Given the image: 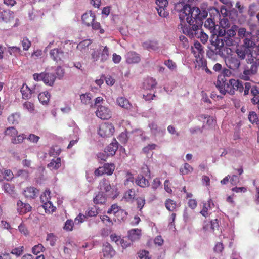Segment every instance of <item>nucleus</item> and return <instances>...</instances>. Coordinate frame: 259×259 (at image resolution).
Returning a JSON list of instances; mask_svg holds the SVG:
<instances>
[{"label": "nucleus", "mask_w": 259, "mask_h": 259, "mask_svg": "<svg viewBox=\"0 0 259 259\" xmlns=\"http://www.w3.org/2000/svg\"><path fill=\"white\" fill-rule=\"evenodd\" d=\"M3 189L5 192L11 193L13 192L14 187L11 185L9 183H6L3 185Z\"/></svg>", "instance_id": "59"}, {"label": "nucleus", "mask_w": 259, "mask_h": 259, "mask_svg": "<svg viewBox=\"0 0 259 259\" xmlns=\"http://www.w3.org/2000/svg\"><path fill=\"white\" fill-rule=\"evenodd\" d=\"M201 117L202 118H204V119H207V124L209 126H213V125L215 123V121H214L213 117L208 116L205 115H202L201 116Z\"/></svg>", "instance_id": "61"}, {"label": "nucleus", "mask_w": 259, "mask_h": 259, "mask_svg": "<svg viewBox=\"0 0 259 259\" xmlns=\"http://www.w3.org/2000/svg\"><path fill=\"white\" fill-rule=\"evenodd\" d=\"M255 74V73L251 72V70L247 68L245 69L243 72L240 73L239 77L244 80H249L250 77Z\"/></svg>", "instance_id": "36"}, {"label": "nucleus", "mask_w": 259, "mask_h": 259, "mask_svg": "<svg viewBox=\"0 0 259 259\" xmlns=\"http://www.w3.org/2000/svg\"><path fill=\"white\" fill-rule=\"evenodd\" d=\"M80 99L83 104L85 105H90L91 107L93 106L92 96L90 93L81 94L80 96Z\"/></svg>", "instance_id": "27"}, {"label": "nucleus", "mask_w": 259, "mask_h": 259, "mask_svg": "<svg viewBox=\"0 0 259 259\" xmlns=\"http://www.w3.org/2000/svg\"><path fill=\"white\" fill-rule=\"evenodd\" d=\"M161 185V183L158 178H155L153 180V183L151 185L152 188L155 190Z\"/></svg>", "instance_id": "60"}, {"label": "nucleus", "mask_w": 259, "mask_h": 259, "mask_svg": "<svg viewBox=\"0 0 259 259\" xmlns=\"http://www.w3.org/2000/svg\"><path fill=\"white\" fill-rule=\"evenodd\" d=\"M39 190L34 187H27L24 190L23 194L29 199H35L39 194Z\"/></svg>", "instance_id": "9"}, {"label": "nucleus", "mask_w": 259, "mask_h": 259, "mask_svg": "<svg viewBox=\"0 0 259 259\" xmlns=\"http://www.w3.org/2000/svg\"><path fill=\"white\" fill-rule=\"evenodd\" d=\"M23 108L24 110H27L30 113H33L35 112L34 104L30 101H25L22 104Z\"/></svg>", "instance_id": "35"}, {"label": "nucleus", "mask_w": 259, "mask_h": 259, "mask_svg": "<svg viewBox=\"0 0 259 259\" xmlns=\"http://www.w3.org/2000/svg\"><path fill=\"white\" fill-rule=\"evenodd\" d=\"M102 251L104 257L108 258L112 257L113 249L112 246L108 242H106L103 244Z\"/></svg>", "instance_id": "21"}, {"label": "nucleus", "mask_w": 259, "mask_h": 259, "mask_svg": "<svg viewBox=\"0 0 259 259\" xmlns=\"http://www.w3.org/2000/svg\"><path fill=\"white\" fill-rule=\"evenodd\" d=\"M50 55L51 58L56 62L62 61L64 56V52L58 49H54L51 50Z\"/></svg>", "instance_id": "13"}, {"label": "nucleus", "mask_w": 259, "mask_h": 259, "mask_svg": "<svg viewBox=\"0 0 259 259\" xmlns=\"http://www.w3.org/2000/svg\"><path fill=\"white\" fill-rule=\"evenodd\" d=\"M157 85V82L153 78H147L143 83V88L145 90H151L154 89Z\"/></svg>", "instance_id": "22"}, {"label": "nucleus", "mask_w": 259, "mask_h": 259, "mask_svg": "<svg viewBox=\"0 0 259 259\" xmlns=\"http://www.w3.org/2000/svg\"><path fill=\"white\" fill-rule=\"evenodd\" d=\"M164 64L171 71H176L177 65L172 60L168 59L164 61Z\"/></svg>", "instance_id": "39"}, {"label": "nucleus", "mask_w": 259, "mask_h": 259, "mask_svg": "<svg viewBox=\"0 0 259 259\" xmlns=\"http://www.w3.org/2000/svg\"><path fill=\"white\" fill-rule=\"evenodd\" d=\"M251 34L252 33L251 32L247 31L244 28H240L238 30V35L243 40L245 38L249 37Z\"/></svg>", "instance_id": "38"}, {"label": "nucleus", "mask_w": 259, "mask_h": 259, "mask_svg": "<svg viewBox=\"0 0 259 259\" xmlns=\"http://www.w3.org/2000/svg\"><path fill=\"white\" fill-rule=\"evenodd\" d=\"M95 18L96 15L92 11L85 12L81 17L82 23L88 27L91 26L92 22L95 20Z\"/></svg>", "instance_id": "11"}, {"label": "nucleus", "mask_w": 259, "mask_h": 259, "mask_svg": "<svg viewBox=\"0 0 259 259\" xmlns=\"http://www.w3.org/2000/svg\"><path fill=\"white\" fill-rule=\"evenodd\" d=\"M179 11V18L181 22L185 20L190 26H183L181 24L183 33L191 38H200L203 44L207 42L208 36L200 28L203 20L207 17L206 10H201L197 7H192L189 5H183Z\"/></svg>", "instance_id": "1"}, {"label": "nucleus", "mask_w": 259, "mask_h": 259, "mask_svg": "<svg viewBox=\"0 0 259 259\" xmlns=\"http://www.w3.org/2000/svg\"><path fill=\"white\" fill-rule=\"evenodd\" d=\"M17 210L21 214H25L31 210V206L28 203H23L22 201L17 202Z\"/></svg>", "instance_id": "18"}, {"label": "nucleus", "mask_w": 259, "mask_h": 259, "mask_svg": "<svg viewBox=\"0 0 259 259\" xmlns=\"http://www.w3.org/2000/svg\"><path fill=\"white\" fill-rule=\"evenodd\" d=\"M44 82L46 84L50 86L52 85L55 80L56 77L55 75L52 73L46 72H44Z\"/></svg>", "instance_id": "25"}, {"label": "nucleus", "mask_w": 259, "mask_h": 259, "mask_svg": "<svg viewBox=\"0 0 259 259\" xmlns=\"http://www.w3.org/2000/svg\"><path fill=\"white\" fill-rule=\"evenodd\" d=\"M112 166V164H105L103 166V168H105V174L108 175H111L112 174V171L111 166Z\"/></svg>", "instance_id": "62"}, {"label": "nucleus", "mask_w": 259, "mask_h": 259, "mask_svg": "<svg viewBox=\"0 0 259 259\" xmlns=\"http://www.w3.org/2000/svg\"><path fill=\"white\" fill-rule=\"evenodd\" d=\"M106 198L103 194L99 193L94 198V203L96 204H102L105 202Z\"/></svg>", "instance_id": "41"}, {"label": "nucleus", "mask_w": 259, "mask_h": 259, "mask_svg": "<svg viewBox=\"0 0 259 259\" xmlns=\"http://www.w3.org/2000/svg\"><path fill=\"white\" fill-rule=\"evenodd\" d=\"M220 28L218 31L217 36L214 40H211V46L206 53L210 58H213L214 55L224 56L225 54L230 53L231 49L229 47L234 45V37L236 35L238 27L234 24L231 25L226 18L221 19Z\"/></svg>", "instance_id": "2"}, {"label": "nucleus", "mask_w": 259, "mask_h": 259, "mask_svg": "<svg viewBox=\"0 0 259 259\" xmlns=\"http://www.w3.org/2000/svg\"><path fill=\"white\" fill-rule=\"evenodd\" d=\"M100 187L101 189L105 190L106 192L110 191L111 189L110 182L107 180H104L100 183Z\"/></svg>", "instance_id": "45"}, {"label": "nucleus", "mask_w": 259, "mask_h": 259, "mask_svg": "<svg viewBox=\"0 0 259 259\" xmlns=\"http://www.w3.org/2000/svg\"><path fill=\"white\" fill-rule=\"evenodd\" d=\"M21 42L24 50H28L31 45V41L27 38H24Z\"/></svg>", "instance_id": "53"}, {"label": "nucleus", "mask_w": 259, "mask_h": 259, "mask_svg": "<svg viewBox=\"0 0 259 259\" xmlns=\"http://www.w3.org/2000/svg\"><path fill=\"white\" fill-rule=\"evenodd\" d=\"M109 56V50L107 47H105L103 49L101 55V60L102 61L106 60Z\"/></svg>", "instance_id": "54"}, {"label": "nucleus", "mask_w": 259, "mask_h": 259, "mask_svg": "<svg viewBox=\"0 0 259 259\" xmlns=\"http://www.w3.org/2000/svg\"><path fill=\"white\" fill-rule=\"evenodd\" d=\"M179 39L182 42L183 46L185 48H188L189 47V43L187 38L184 35H180Z\"/></svg>", "instance_id": "63"}, {"label": "nucleus", "mask_w": 259, "mask_h": 259, "mask_svg": "<svg viewBox=\"0 0 259 259\" xmlns=\"http://www.w3.org/2000/svg\"><path fill=\"white\" fill-rule=\"evenodd\" d=\"M135 182L141 187H145L149 185V182L143 175H139L136 179Z\"/></svg>", "instance_id": "28"}, {"label": "nucleus", "mask_w": 259, "mask_h": 259, "mask_svg": "<svg viewBox=\"0 0 259 259\" xmlns=\"http://www.w3.org/2000/svg\"><path fill=\"white\" fill-rule=\"evenodd\" d=\"M165 7L159 6V8H157V13L159 15L162 17H166L168 13L165 9Z\"/></svg>", "instance_id": "51"}, {"label": "nucleus", "mask_w": 259, "mask_h": 259, "mask_svg": "<svg viewBox=\"0 0 259 259\" xmlns=\"http://www.w3.org/2000/svg\"><path fill=\"white\" fill-rule=\"evenodd\" d=\"M232 50L230 53L225 54L224 56L219 55L222 58L225 59V63L227 66L233 71L237 70L241 65L240 60L236 56L232 55Z\"/></svg>", "instance_id": "5"}, {"label": "nucleus", "mask_w": 259, "mask_h": 259, "mask_svg": "<svg viewBox=\"0 0 259 259\" xmlns=\"http://www.w3.org/2000/svg\"><path fill=\"white\" fill-rule=\"evenodd\" d=\"M98 212L95 206L91 207L88 211V215L89 217H95L98 214Z\"/></svg>", "instance_id": "64"}, {"label": "nucleus", "mask_w": 259, "mask_h": 259, "mask_svg": "<svg viewBox=\"0 0 259 259\" xmlns=\"http://www.w3.org/2000/svg\"><path fill=\"white\" fill-rule=\"evenodd\" d=\"M61 165L60 158H57L56 159H52L51 162L48 164V167L51 170L58 169Z\"/></svg>", "instance_id": "31"}, {"label": "nucleus", "mask_w": 259, "mask_h": 259, "mask_svg": "<svg viewBox=\"0 0 259 259\" xmlns=\"http://www.w3.org/2000/svg\"><path fill=\"white\" fill-rule=\"evenodd\" d=\"M192 167L187 163H185L183 165V167L180 169V173L182 175H187L193 171Z\"/></svg>", "instance_id": "42"}, {"label": "nucleus", "mask_w": 259, "mask_h": 259, "mask_svg": "<svg viewBox=\"0 0 259 259\" xmlns=\"http://www.w3.org/2000/svg\"><path fill=\"white\" fill-rule=\"evenodd\" d=\"M214 206L213 202L211 199H209L207 203L203 204L202 210L200 211V213L205 218L209 215L208 211L211 209Z\"/></svg>", "instance_id": "20"}, {"label": "nucleus", "mask_w": 259, "mask_h": 259, "mask_svg": "<svg viewBox=\"0 0 259 259\" xmlns=\"http://www.w3.org/2000/svg\"><path fill=\"white\" fill-rule=\"evenodd\" d=\"M248 118L252 124H256L259 128L258 116L254 111H250L249 112Z\"/></svg>", "instance_id": "32"}, {"label": "nucleus", "mask_w": 259, "mask_h": 259, "mask_svg": "<svg viewBox=\"0 0 259 259\" xmlns=\"http://www.w3.org/2000/svg\"><path fill=\"white\" fill-rule=\"evenodd\" d=\"M215 85L223 95H225L226 93L233 95L235 91H238L240 93L243 91V85L242 82L234 79H231L227 81L225 78H222L221 80L219 78Z\"/></svg>", "instance_id": "3"}, {"label": "nucleus", "mask_w": 259, "mask_h": 259, "mask_svg": "<svg viewBox=\"0 0 259 259\" xmlns=\"http://www.w3.org/2000/svg\"><path fill=\"white\" fill-rule=\"evenodd\" d=\"M23 252V246L14 248L11 251V254L15 255L17 257L21 255L22 254Z\"/></svg>", "instance_id": "50"}, {"label": "nucleus", "mask_w": 259, "mask_h": 259, "mask_svg": "<svg viewBox=\"0 0 259 259\" xmlns=\"http://www.w3.org/2000/svg\"><path fill=\"white\" fill-rule=\"evenodd\" d=\"M114 242L117 245H118V242H120V244L123 249L126 248L130 245V243H128L126 240H125L124 239L118 238V237L115 235Z\"/></svg>", "instance_id": "40"}, {"label": "nucleus", "mask_w": 259, "mask_h": 259, "mask_svg": "<svg viewBox=\"0 0 259 259\" xmlns=\"http://www.w3.org/2000/svg\"><path fill=\"white\" fill-rule=\"evenodd\" d=\"M251 94L253 96L252 99L255 98L256 97L257 99H259V90L258 88L256 86H253L251 88Z\"/></svg>", "instance_id": "57"}, {"label": "nucleus", "mask_w": 259, "mask_h": 259, "mask_svg": "<svg viewBox=\"0 0 259 259\" xmlns=\"http://www.w3.org/2000/svg\"><path fill=\"white\" fill-rule=\"evenodd\" d=\"M243 47L249 52V55L252 56L253 49L256 46V43L254 41V37L253 34H251L248 37L245 38L243 40Z\"/></svg>", "instance_id": "8"}, {"label": "nucleus", "mask_w": 259, "mask_h": 259, "mask_svg": "<svg viewBox=\"0 0 259 259\" xmlns=\"http://www.w3.org/2000/svg\"><path fill=\"white\" fill-rule=\"evenodd\" d=\"M125 57L126 62L128 64L138 63L141 60L140 55L135 51L127 52Z\"/></svg>", "instance_id": "12"}, {"label": "nucleus", "mask_w": 259, "mask_h": 259, "mask_svg": "<svg viewBox=\"0 0 259 259\" xmlns=\"http://www.w3.org/2000/svg\"><path fill=\"white\" fill-rule=\"evenodd\" d=\"M165 205L166 208L170 211H175L177 207L176 202L170 199L165 201Z\"/></svg>", "instance_id": "37"}, {"label": "nucleus", "mask_w": 259, "mask_h": 259, "mask_svg": "<svg viewBox=\"0 0 259 259\" xmlns=\"http://www.w3.org/2000/svg\"><path fill=\"white\" fill-rule=\"evenodd\" d=\"M137 208L141 210L145 204V199L144 197H138L136 199Z\"/></svg>", "instance_id": "52"}, {"label": "nucleus", "mask_w": 259, "mask_h": 259, "mask_svg": "<svg viewBox=\"0 0 259 259\" xmlns=\"http://www.w3.org/2000/svg\"><path fill=\"white\" fill-rule=\"evenodd\" d=\"M46 241L49 242L51 246H54L57 241V237L53 233H49L46 238Z\"/></svg>", "instance_id": "44"}, {"label": "nucleus", "mask_w": 259, "mask_h": 259, "mask_svg": "<svg viewBox=\"0 0 259 259\" xmlns=\"http://www.w3.org/2000/svg\"><path fill=\"white\" fill-rule=\"evenodd\" d=\"M4 180L9 181L13 177V174L10 170H3Z\"/></svg>", "instance_id": "56"}, {"label": "nucleus", "mask_w": 259, "mask_h": 259, "mask_svg": "<svg viewBox=\"0 0 259 259\" xmlns=\"http://www.w3.org/2000/svg\"><path fill=\"white\" fill-rule=\"evenodd\" d=\"M117 103L120 107L127 109H130L131 107V104L128 100L124 97L118 98L117 99Z\"/></svg>", "instance_id": "34"}, {"label": "nucleus", "mask_w": 259, "mask_h": 259, "mask_svg": "<svg viewBox=\"0 0 259 259\" xmlns=\"http://www.w3.org/2000/svg\"><path fill=\"white\" fill-rule=\"evenodd\" d=\"M0 19L5 23H9L14 19V13L10 10H3L0 13Z\"/></svg>", "instance_id": "17"}, {"label": "nucleus", "mask_w": 259, "mask_h": 259, "mask_svg": "<svg viewBox=\"0 0 259 259\" xmlns=\"http://www.w3.org/2000/svg\"><path fill=\"white\" fill-rule=\"evenodd\" d=\"M142 46L147 50L158 51L160 49L159 43L155 40H147L142 43Z\"/></svg>", "instance_id": "10"}, {"label": "nucleus", "mask_w": 259, "mask_h": 259, "mask_svg": "<svg viewBox=\"0 0 259 259\" xmlns=\"http://www.w3.org/2000/svg\"><path fill=\"white\" fill-rule=\"evenodd\" d=\"M235 52L239 60L245 59L247 55H248V58L250 57V55H249V52L248 51V50H246L244 48H237L235 50Z\"/></svg>", "instance_id": "26"}, {"label": "nucleus", "mask_w": 259, "mask_h": 259, "mask_svg": "<svg viewBox=\"0 0 259 259\" xmlns=\"http://www.w3.org/2000/svg\"><path fill=\"white\" fill-rule=\"evenodd\" d=\"M73 226L74 223L73 221L67 220L65 223L64 228L66 231H71L73 229Z\"/></svg>", "instance_id": "55"}, {"label": "nucleus", "mask_w": 259, "mask_h": 259, "mask_svg": "<svg viewBox=\"0 0 259 259\" xmlns=\"http://www.w3.org/2000/svg\"><path fill=\"white\" fill-rule=\"evenodd\" d=\"M45 249L44 247L42 246V244H39L38 245H35L32 249V251L33 254H35L36 255L38 254L40 252L43 251V250Z\"/></svg>", "instance_id": "49"}, {"label": "nucleus", "mask_w": 259, "mask_h": 259, "mask_svg": "<svg viewBox=\"0 0 259 259\" xmlns=\"http://www.w3.org/2000/svg\"><path fill=\"white\" fill-rule=\"evenodd\" d=\"M20 120V114L18 113H12L8 117V121L11 124H18Z\"/></svg>", "instance_id": "30"}, {"label": "nucleus", "mask_w": 259, "mask_h": 259, "mask_svg": "<svg viewBox=\"0 0 259 259\" xmlns=\"http://www.w3.org/2000/svg\"><path fill=\"white\" fill-rule=\"evenodd\" d=\"M26 138L25 135L24 134H20L17 136V137L16 136L12 139V142L13 144H19L22 143L24 139Z\"/></svg>", "instance_id": "48"}, {"label": "nucleus", "mask_w": 259, "mask_h": 259, "mask_svg": "<svg viewBox=\"0 0 259 259\" xmlns=\"http://www.w3.org/2000/svg\"><path fill=\"white\" fill-rule=\"evenodd\" d=\"M141 236V230L138 229H133L128 231V239L131 241L138 240Z\"/></svg>", "instance_id": "24"}, {"label": "nucleus", "mask_w": 259, "mask_h": 259, "mask_svg": "<svg viewBox=\"0 0 259 259\" xmlns=\"http://www.w3.org/2000/svg\"><path fill=\"white\" fill-rule=\"evenodd\" d=\"M149 126L151 129V132L155 136H163L165 133V129H161L158 127L156 124L151 123L149 124Z\"/></svg>", "instance_id": "23"}, {"label": "nucleus", "mask_w": 259, "mask_h": 259, "mask_svg": "<svg viewBox=\"0 0 259 259\" xmlns=\"http://www.w3.org/2000/svg\"><path fill=\"white\" fill-rule=\"evenodd\" d=\"M127 213L123 209L114 204V217H116L118 222L124 221L126 219Z\"/></svg>", "instance_id": "15"}, {"label": "nucleus", "mask_w": 259, "mask_h": 259, "mask_svg": "<svg viewBox=\"0 0 259 259\" xmlns=\"http://www.w3.org/2000/svg\"><path fill=\"white\" fill-rule=\"evenodd\" d=\"M5 135L11 136L13 138L17 135L18 131L14 127H8L5 132Z\"/></svg>", "instance_id": "43"}, {"label": "nucleus", "mask_w": 259, "mask_h": 259, "mask_svg": "<svg viewBox=\"0 0 259 259\" xmlns=\"http://www.w3.org/2000/svg\"><path fill=\"white\" fill-rule=\"evenodd\" d=\"M113 126L111 123L105 122L100 126L98 134L103 137H110L113 135Z\"/></svg>", "instance_id": "6"}, {"label": "nucleus", "mask_w": 259, "mask_h": 259, "mask_svg": "<svg viewBox=\"0 0 259 259\" xmlns=\"http://www.w3.org/2000/svg\"><path fill=\"white\" fill-rule=\"evenodd\" d=\"M20 92L22 94V99L28 100L31 98L33 92L26 84H23L21 88Z\"/></svg>", "instance_id": "19"}, {"label": "nucleus", "mask_w": 259, "mask_h": 259, "mask_svg": "<svg viewBox=\"0 0 259 259\" xmlns=\"http://www.w3.org/2000/svg\"><path fill=\"white\" fill-rule=\"evenodd\" d=\"M204 26L212 33V35H218V31L216 30L217 25L212 19H207L204 22Z\"/></svg>", "instance_id": "16"}, {"label": "nucleus", "mask_w": 259, "mask_h": 259, "mask_svg": "<svg viewBox=\"0 0 259 259\" xmlns=\"http://www.w3.org/2000/svg\"><path fill=\"white\" fill-rule=\"evenodd\" d=\"M96 114L97 117L103 120L110 118L112 115L111 111L103 106H98Z\"/></svg>", "instance_id": "7"}, {"label": "nucleus", "mask_w": 259, "mask_h": 259, "mask_svg": "<svg viewBox=\"0 0 259 259\" xmlns=\"http://www.w3.org/2000/svg\"><path fill=\"white\" fill-rule=\"evenodd\" d=\"M246 62L251 65L250 67L248 68L251 70V72L256 74L259 67V59L253 58L252 55L250 58L246 59Z\"/></svg>", "instance_id": "14"}, {"label": "nucleus", "mask_w": 259, "mask_h": 259, "mask_svg": "<svg viewBox=\"0 0 259 259\" xmlns=\"http://www.w3.org/2000/svg\"><path fill=\"white\" fill-rule=\"evenodd\" d=\"M50 94L48 92L40 93L38 96V100L44 105H47L49 101Z\"/></svg>", "instance_id": "33"}, {"label": "nucleus", "mask_w": 259, "mask_h": 259, "mask_svg": "<svg viewBox=\"0 0 259 259\" xmlns=\"http://www.w3.org/2000/svg\"><path fill=\"white\" fill-rule=\"evenodd\" d=\"M91 26H92V29L94 30H100V33L101 34H103L104 33V30L101 28L100 23L98 22L95 20H93V22H92Z\"/></svg>", "instance_id": "46"}, {"label": "nucleus", "mask_w": 259, "mask_h": 259, "mask_svg": "<svg viewBox=\"0 0 259 259\" xmlns=\"http://www.w3.org/2000/svg\"><path fill=\"white\" fill-rule=\"evenodd\" d=\"M40 137L35 134H31L27 137L28 140L30 142L36 143L39 140Z\"/></svg>", "instance_id": "58"}, {"label": "nucleus", "mask_w": 259, "mask_h": 259, "mask_svg": "<svg viewBox=\"0 0 259 259\" xmlns=\"http://www.w3.org/2000/svg\"><path fill=\"white\" fill-rule=\"evenodd\" d=\"M51 191L46 189L40 195V201L42 203V207L46 212L53 213L56 210V207L54 206L51 201Z\"/></svg>", "instance_id": "4"}, {"label": "nucleus", "mask_w": 259, "mask_h": 259, "mask_svg": "<svg viewBox=\"0 0 259 259\" xmlns=\"http://www.w3.org/2000/svg\"><path fill=\"white\" fill-rule=\"evenodd\" d=\"M102 221L105 224V225L108 226L109 227H111V226L113 225L112 220L110 219L109 217L106 215H104L102 217H100Z\"/></svg>", "instance_id": "47"}, {"label": "nucleus", "mask_w": 259, "mask_h": 259, "mask_svg": "<svg viewBox=\"0 0 259 259\" xmlns=\"http://www.w3.org/2000/svg\"><path fill=\"white\" fill-rule=\"evenodd\" d=\"M135 197V191L134 189H131L124 193L122 199L128 202H133Z\"/></svg>", "instance_id": "29"}]
</instances>
